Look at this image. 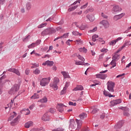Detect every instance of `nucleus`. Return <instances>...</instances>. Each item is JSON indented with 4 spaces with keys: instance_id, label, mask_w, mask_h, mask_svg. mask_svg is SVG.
<instances>
[{
    "instance_id": "obj_46",
    "label": "nucleus",
    "mask_w": 131,
    "mask_h": 131,
    "mask_svg": "<svg viewBox=\"0 0 131 131\" xmlns=\"http://www.w3.org/2000/svg\"><path fill=\"white\" fill-rule=\"evenodd\" d=\"M89 12H94V8H90V9H88L86 11L85 13H89Z\"/></svg>"
},
{
    "instance_id": "obj_36",
    "label": "nucleus",
    "mask_w": 131,
    "mask_h": 131,
    "mask_svg": "<svg viewBox=\"0 0 131 131\" xmlns=\"http://www.w3.org/2000/svg\"><path fill=\"white\" fill-rule=\"evenodd\" d=\"M116 42V40H112L111 42H109L110 46H115Z\"/></svg>"
},
{
    "instance_id": "obj_27",
    "label": "nucleus",
    "mask_w": 131,
    "mask_h": 131,
    "mask_svg": "<svg viewBox=\"0 0 131 131\" xmlns=\"http://www.w3.org/2000/svg\"><path fill=\"white\" fill-rule=\"evenodd\" d=\"M52 131H65V129L63 128L62 127H59L53 129Z\"/></svg>"
},
{
    "instance_id": "obj_10",
    "label": "nucleus",
    "mask_w": 131,
    "mask_h": 131,
    "mask_svg": "<svg viewBox=\"0 0 131 131\" xmlns=\"http://www.w3.org/2000/svg\"><path fill=\"white\" fill-rule=\"evenodd\" d=\"M112 61L110 62V65H113V63H114V61L116 60H119V54H117L116 53H115V55H114L112 57Z\"/></svg>"
},
{
    "instance_id": "obj_5",
    "label": "nucleus",
    "mask_w": 131,
    "mask_h": 131,
    "mask_svg": "<svg viewBox=\"0 0 131 131\" xmlns=\"http://www.w3.org/2000/svg\"><path fill=\"white\" fill-rule=\"evenodd\" d=\"M107 90L111 93H114V86H115V83L113 82H110L109 81L107 83Z\"/></svg>"
},
{
    "instance_id": "obj_19",
    "label": "nucleus",
    "mask_w": 131,
    "mask_h": 131,
    "mask_svg": "<svg viewBox=\"0 0 131 131\" xmlns=\"http://www.w3.org/2000/svg\"><path fill=\"white\" fill-rule=\"evenodd\" d=\"M86 18H88V19L90 20L91 22H93V21H95V16L93 15L92 14H88L86 16Z\"/></svg>"
},
{
    "instance_id": "obj_60",
    "label": "nucleus",
    "mask_w": 131,
    "mask_h": 131,
    "mask_svg": "<svg viewBox=\"0 0 131 131\" xmlns=\"http://www.w3.org/2000/svg\"><path fill=\"white\" fill-rule=\"evenodd\" d=\"M35 131H45V129L43 127H40L39 129H36Z\"/></svg>"
},
{
    "instance_id": "obj_50",
    "label": "nucleus",
    "mask_w": 131,
    "mask_h": 131,
    "mask_svg": "<svg viewBox=\"0 0 131 131\" xmlns=\"http://www.w3.org/2000/svg\"><path fill=\"white\" fill-rule=\"evenodd\" d=\"M73 35H79V32L76 31H74L72 32Z\"/></svg>"
},
{
    "instance_id": "obj_18",
    "label": "nucleus",
    "mask_w": 131,
    "mask_h": 131,
    "mask_svg": "<svg viewBox=\"0 0 131 131\" xmlns=\"http://www.w3.org/2000/svg\"><path fill=\"white\" fill-rule=\"evenodd\" d=\"M20 118H21L20 115L17 116V117L16 118H15L13 121L11 122V125H13V126L15 125L16 124V122L18 121V119H20Z\"/></svg>"
},
{
    "instance_id": "obj_14",
    "label": "nucleus",
    "mask_w": 131,
    "mask_h": 131,
    "mask_svg": "<svg viewBox=\"0 0 131 131\" xmlns=\"http://www.w3.org/2000/svg\"><path fill=\"white\" fill-rule=\"evenodd\" d=\"M96 77L97 78H100V79H106V78L107 77V74H98L96 75Z\"/></svg>"
},
{
    "instance_id": "obj_32",
    "label": "nucleus",
    "mask_w": 131,
    "mask_h": 131,
    "mask_svg": "<svg viewBox=\"0 0 131 131\" xmlns=\"http://www.w3.org/2000/svg\"><path fill=\"white\" fill-rule=\"evenodd\" d=\"M121 110H123V111H126V112H129V108L127 107V106L126 107H121L120 108Z\"/></svg>"
},
{
    "instance_id": "obj_42",
    "label": "nucleus",
    "mask_w": 131,
    "mask_h": 131,
    "mask_svg": "<svg viewBox=\"0 0 131 131\" xmlns=\"http://www.w3.org/2000/svg\"><path fill=\"white\" fill-rule=\"evenodd\" d=\"M49 112H50V113H52L53 114L56 112V110L54 108H51L49 110Z\"/></svg>"
},
{
    "instance_id": "obj_35",
    "label": "nucleus",
    "mask_w": 131,
    "mask_h": 131,
    "mask_svg": "<svg viewBox=\"0 0 131 131\" xmlns=\"http://www.w3.org/2000/svg\"><path fill=\"white\" fill-rule=\"evenodd\" d=\"M84 61H76L75 64L76 65H84L85 64L84 63Z\"/></svg>"
},
{
    "instance_id": "obj_49",
    "label": "nucleus",
    "mask_w": 131,
    "mask_h": 131,
    "mask_svg": "<svg viewBox=\"0 0 131 131\" xmlns=\"http://www.w3.org/2000/svg\"><path fill=\"white\" fill-rule=\"evenodd\" d=\"M68 86H69V82H66L64 87L63 88L64 90H67V88H68Z\"/></svg>"
},
{
    "instance_id": "obj_1",
    "label": "nucleus",
    "mask_w": 131,
    "mask_h": 131,
    "mask_svg": "<svg viewBox=\"0 0 131 131\" xmlns=\"http://www.w3.org/2000/svg\"><path fill=\"white\" fill-rule=\"evenodd\" d=\"M76 121L77 126L75 124V122L74 121V119H70V125L69 126L70 130H73L74 129H75V130H79V128L81 127V124H82V121L81 120L76 119Z\"/></svg>"
},
{
    "instance_id": "obj_33",
    "label": "nucleus",
    "mask_w": 131,
    "mask_h": 131,
    "mask_svg": "<svg viewBox=\"0 0 131 131\" xmlns=\"http://www.w3.org/2000/svg\"><path fill=\"white\" fill-rule=\"evenodd\" d=\"M47 25H48V23H47L41 24V25H39L38 26V28H43V27H45L47 26Z\"/></svg>"
},
{
    "instance_id": "obj_34",
    "label": "nucleus",
    "mask_w": 131,
    "mask_h": 131,
    "mask_svg": "<svg viewBox=\"0 0 131 131\" xmlns=\"http://www.w3.org/2000/svg\"><path fill=\"white\" fill-rule=\"evenodd\" d=\"M33 73H34V74L38 75L40 73V70L38 69H36L35 71H33Z\"/></svg>"
},
{
    "instance_id": "obj_31",
    "label": "nucleus",
    "mask_w": 131,
    "mask_h": 131,
    "mask_svg": "<svg viewBox=\"0 0 131 131\" xmlns=\"http://www.w3.org/2000/svg\"><path fill=\"white\" fill-rule=\"evenodd\" d=\"M69 33H64L62 36H60V38H67L69 36Z\"/></svg>"
},
{
    "instance_id": "obj_26",
    "label": "nucleus",
    "mask_w": 131,
    "mask_h": 131,
    "mask_svg": "<svg viewBox=\"0 0 131 131\" xmlns=\"http://www.w3.org/2000/svg\"><path fill=\"white\" fill-rule=\"evenodd\" d=\"M78 7V6L77 5L75 6H73V7H71V8H69V9H68V11L69 12H72V11H74V10H75V9H77V7Z\"/></svg>"
},
{
    "instance_id": "obj_6",
    "label": "nucleus",
    "mask_w": 131,
    "mask_h": 131,
    "mask_svg": "<svg viewBox=\"0 0 131 131\" xmlns=\"http://www.w3.org/2000/svg\"><path fill=\"white\" fill-rule=\"evenodd\" d=\"M20 89V85L17 84H15L11 89L9 94H14L15 92H18Z\"/></svg>"
},
{
    "instance_id": "obj_11",
    "label": "nucleus",
    "mask_w": 131,
    "mask_h": 131,
    "mask_svg": "<svg viewBox=\"0 0 131 131\" xmlns=\"http://www.w3.org/2000/svg\"><path fill=\"white\" fill-rule=\"evenodd\" d=\"M124 15H125V14H124V13H122L120 14L115 15L114 17V20H115V21H117V20H119V19H121V18L123 17V16H124Z\"/></svg>"
},
{
    "instance_id": "obj_9",
    "label": "nucleus",
    "mask_w": 131,
    "mask_h": 131,
    "mask_svg": "<svg viewBox=\"0 0 131 131\" xmlns=\"http://www.w3.org/2000/svg\"><path fill=\"white\" fill-rule=\"evenodd\" d=\"M113 11L114 14H116V13L121 12V11H122V9L121 8H120L119 6L117 5L113 7Z\"/></svg>"
},
{
    "instance_id": "obj_58",
    "label": "nucleus",
    "mask_w": 131,
    "mask_h": 131,
    "mask_svg": "<svg viewBox=\"0 0 131 131\" xmlns=\"http://www.w3.org/2000/svg\"><path fill=\"white\" fill-rule=\"evenodd\" d=\"M130 29V27H128L127 29L124 32V33H128V32H129V30Z\"/></svg>"
},
{
    "instance_id": "obj_47",
    "label": "nucleus",
    "mask_w": 131,
    "mask_h": 131,
    "mask_svg": "<svg viewBox=\"0 0 131 131\" xmlns=\"http://www.w3.org/2000/svg\"><path fill=\"white\" fill-rule=\"evenodd\" d=\"M98 41L102 42V45H104L105 43V41L103 40V38H101V37L98 38Z\"/></svg>"
},
{
    "instance_id": "obj_7",
    "label": "nucleus",
    "mask_w": 131,
    "mask_h": 131,
    "mask_svg": "<svg viewBox=\"0 0 131 131\" xmlns=\"http://www.w3.org/2000/svg\"><path fill=\"white\" fill-rule=\"evenodd\" d=\"M111 107H113L114 106H116V105H118V104H120L121 103V99H116V100H114L110 102Z\"/></svg>"
},
{
    "instance_id": "obj_57",
    "label": "nucleus",
    "mask_w": 131,
    "mask_h": 131,
    "mask_svg": "<svg viewBox=\"0 0 131 131\" xmlns=\"http://www.w3.org/2000/svg\"><path fill=\"white\" fill-rule=\"evenodd\" d=\"M112 66L111 67L110 69H112V68H114L116 66V62L114 61V63H113Z\"/></svg>"
},
{
    "instance_id": "obj_51",
    "label": "nucleus",
    "mask_w": 131,
    "mask_h": 131,
    "mask_svg": "<svg viewBox=\"0 0 131 131\" xmlns=\"http://www.w3.org/2000/svg\"><path fill=\"white\" fill-rule=\"evenodd\" d=\"M9 0H0V5H4L6 2H8Z\"/></svg>"
},
{
    "instance_id": "obj_37",
    "label": "nucleus",
    "mask_w": 131,
    "mask_h": 131,
    "mask_svg": "<svg viewBox=\"0 0 131 131\" xmlns=\"http://www.w3.org/2000/svg\"><path fill=\"white\" fill-rule=\"evenodd\" d=\"M35 46H36V45H35V43H31V45H29V46H28V48L29 49H33V48H35Z\"/></svg>"
},
{
    "instance_id": "obj_21",
    "label": "nucleus",
    "mask_w": 131,
    "mask_h": 131,
    "mask_svg": "<svg viewBox=\"0 0 131 131\" xmlns=\"http://www.w3.org/2000/svg\"><path fill=\"white\" fill-rule=\"evenodd\" d=\"M75 56L77 57L79 60H81V61H82L83 62H84V61H85V59H84V58L82 57V56H81L80 55L77 54H74L73 55V57H75Z\"/></svg>"
},
{
    "instance_id": "obj_17",
    "label": "nucleus",
    "mask_w": 131,
    "mask_h": 131,
    "mask_svg": "<svg viewBox=\"0 0 131 131\" xmlns=\"http://www.w3.org/2000/svg\"><path fill=\"white\" fill-rule=\"evenodd\" d=\"M33 125V121H29L25 123V127L26 128H29L30 126H32Z\"/></svg>"
},
{
    "instance_id": "obj_41",
    "label": "nucleus",
    "mask_w": 131,
    "mask_h": 131,
    "mask_svg": "<svg viewBox=\"0 0 131 131\" xmlns=\"http://www.w3.org/2000/svg\"><path fill=\"white\" fill-rule=\"evenodd\" d=\"M32 65L33 66L31 67V68H35V67H38L39 66V64L36 63H32Z\"/></svg>"
},
{
    "instance_id": "obj_59",
    "label": "nucleus",
    "mask_w": 131,
    "mask_h": 131,
    "mask_svg": "<svg viewBox=\"0 0 131 131\" xmlns=\"http://www.w3.org/2000/svg\"><path fill=\"white\" fill-rule=\"evenodd\" d=\"M88 3H87L86 4L81 6L80 9H85V8H86V7H88Z\"/></svg>"
},
{
    "instance_id": "obj_20",
    "label": "nucleus",
    "mask_w": 131,
    "mask_h": 131,
    "mask_svg": "<svg viewBox=\"0 0 131 131\" xmlns=\"http://www.w3.org/2000/svg\"><path fill=\"white\" fill-rule=\"evenodd\" d=\"M83 90V86L81 85H77L76 88L73 89V91H82Z\"/></svg>"
},
{
    "instance_id": "obj_4",
    "label": "nucleus",
    "mask_w": 131,
    "mask_h": 131,
    "mask_svg": "<svg viewBox=\"0 0 131 131\" xmlns=\"http://www.w3.org/2000/svg\"><path fill=\"white\" fill-rule=\"evenodd\" d=\"M51 80V77L42 78L40 81V85L41 86H46V85L49 84Z\"/></svg>"
},
{
    "instance_id": "obj_53",
    "label": "nucleus",
    "mask_w": 131,
    "mask_h": 131,
    "mask_svg": "<svg viewBox=\"0 0 131 131\" xmlns=\"http://www.w3.org/2000/svg\"><path fill=\"white\" fill-rule=\"evenodd\" d=\"M80 51H83V53H86L88 50L85 49V47H83V48H81Z\"/></svg>"
},
{
    "instance_id": "obj_61",
    "label": "nucleus",
    "mask_w": 131,
    "mask_h": 131,
    "mask_svg": "<svg viewBox=\"0 0 131 131\" xmlns=\"http://www.w3.org/2000/svg\"><path fill=\"white\" fill-rule=\"evenodd\" d=\"M101 16L102 17H103V18H105V19H107V18H108V16L105 14H104V13H101Z\"/></svg>"
},
{
    "instance_id": "obj_2",
    "label": "nucleus",
    "mask_w": 131,
    "mask_h": 131,
    "mask_svg": "<svg viewBox=\"0 0 131 131\" xmlns=\"http://www.w3.org/2000/svg\"><path fill=\"white\" fill-rule=\"evenodd\" d=\"M54 33H56V29L53 27H51L43 30V31L41 32V35L42 36H45L46 35H50Z\"/></svg>"
},
{
    "instance_id": "obj_24",
    "label": "nucleus",
    "mask_w": 131,
    "mask_h": 131,
    "mask_svg": "<svg viewBox=\"0 0 131 131\" xmlns=\"http://www.w3.org/2000/svg\"><path fill=\"white\" fill-rule=\"evenodd\" d=\"M13 115H11L9 117V118H8V121H11V120H12V119H13L14 117H16V116H17V113H16V112H13Z\"/></svg>"
},
{
    "instance_id": "obj_12",
    "label": "nucleus",
    "mask_w": 131,
    "mask_h": 131,
    "mask_svg": "<svg viewBox=\"0 0 131 131\" xmlns=\"http://www.w3.org/2000/svg\"><path fill=\"white\" fill-rule=\"evenodd\" d=\"M42 120L43 121H50V115L48 114V113H45L42 117Z\"/></svg>"
},
{
    "instance_id": "obj_16",
    "label": "nucleus",
    "mask_w": 131,
    "mask_h": 131,
    "mask_svg": "<svg viewBox=\"0 0 131 131\" xmlns=\"http://www.w3.org/2000/svg\"><path fill=\"white\" fill-rule=\"evenodd\" d=\"M122 125H123V123H122V121L118 122L117 124L115 125V128L116 129H117L118 128H121Z\"/></svg>"
},
{
    "instance_id": "obj_3",
    "label": "nucleus",
    "mask_w": 131,
    "mask_h": 131,
    "mask_svg": "<svg viewBox=\"0 0 131 131\" xmlns=\"http://www.w3.org/2000/svg\"><path fill=\"white\" fill-rule=\"evenodd\" d=\"M59 78L55 77L53 83L50 84V86L51 88L54 89V91L58 90V83H59Z\"/></svg>"
},
{
    "instance_id": "obj_25",
    "label": "nucleus",
    "mask_w": 131,
    "mask_h": 131,
    "mask_svg": "<svg viewBox=\"0 0 131 131\" xmlns=\"http://www.w3.org/2000/svg\"><path fill=\"white\" fill-rule=\"evenodd\" d=\"M26 9L28 11H29L31 9V3L30 2H28L26 5Z\"/></svg>"
},
{
    "instance_id": "obj_28",
    "label": "nucleus",
    "mask_w": 131,
    "mask_h": 131,
    "mask_svg": "<svg viewBox=\"0 0 131 131\" xmlns=\"http://www.w3.org/2000/svg\"><path fill=\"white\" fill-rule=\"evenodd\" d=\"M46 63H47V66H50V67L54 65V61H53L47 60Z\"/></svg>"
},
{
    "instance_id": "obj_15",
    "label": "nucleus",
    "mask_w": 131,
    "mask_h": 131,
    "mask_svg": "<svg viewBox=\"0 0 131 131\" xmlns=\"http://www.w3.org/2000/svg\"><path fill=\"white\" fill-rule=\"evenodd\" d=\"M100 23L104 26L105 28L109 27V23L107 20H102Z\"/></svg>"
},
{
    "instance_id": "obj_30",
    "label": "nucleus",
    "mask_w": 131,
    "mask_h": 131,
    "mask_svg": "<svg viewBox=\"0 0 131 131\" xmlns=\"http://www.w3.org/2000/svg\"><path fill=\"white\" fill-rule=\"evenodd\" d=\"M31 98V99H38V98H39V96L37 94L35 93Z\"/></svg>"
},
{
    "instance_id": "obj_63",
    "label": "nucleus",
    "mask_w": 131,
    "mask_h": 131,
    "mask_svg": "<svg viewBox=\"0 0 131 131\" xmlns=\"http://www.w3.org/2000/svg\"><path fill=\"white\" fill-rule=\"evenodd\" d=\"M105 116H106V115H105V114H102V115H100V118L101 119H104V118H105Z\"/></svg>"
},
{
    "instance_id": "obj_13",
    "label": "nucleus",
    "mask_w": 131,
    "mask_h": 131,
    "mask_svg": "<svg viewBox=\"0 0 131 131\" xmlns=\"http://www.w3.org/2000/svg\"><path fill=\"white\" fill-rule=\"evenodd\" d=\"M8 71L10 72H13V73H15L17 75H20V72L15 68H10L8 70Z\"/></svg>"
},
{
    "instance_id": "obj_52",
    "label": "nucleus",
    "mask_w": 131,
    "mask_h": 131,
    "mask_svg": "<svg viewBox=\"0 0 131 131\" xmlns=\"http://www.w3.org/2000/svg\"><path fill=\"white\" fill-rule=\"evenodd\" d=\"M101 52V53H107V52H108V49L105 48L102 49Z\"/></svg>"
},
{
    "instance_id": "obj_48",
    "label": "nucleus",
    "mask_w": 131,
    "mask_h": 131,
    "mask_svg": "<svg viewBox=\"0 0 131 131\" xmlns=\"http://www.w3.org/2000/svg\"><path fill=\"white\" fill-rule=\"evenodd\" d=\"M21 111H28V113L26 114V115H28V114H30V111L28 108H24Z\"/></svg>"
},
{
    "instance_id": "obj_22",
    "label": "nucleus",
    "mask_w": 131,
    "mask_h": 131,
    "mask_svg": "<svg viewBox=\"0 0 131 131\" xmlns=\"http://www.w3.org/2000/svg\"><path fill=\"white\" fill-rule=\"evenodd\" d=\"M61 74H62L64 78H70V76L69 75V74H68V73H67V72H65V71H62L61 72Z\"/></svg>"
},
{
    "instance_id": "obj_29",
    "label": "nucleus",
    "mask_w": 131,
    "mask_h": 131,
    "mask_svg": "<svg viewBox=\"0 0 131 131\" xmlns=\"http://www.w3.org/2000/svg\"><path fill=\"white\" fill-rule=\"evenodd\" d=\"M88 116V115L86 114L83 113L82 114H80L79 115V117L80 119H83V118H85Z\"/></svg>"
},
{
    "instance_id": "obj_43",
    "label": "nucleus",
    "mask_w": 131,
    "mask_h": 131,
    "mask_svg": "<svg viewBox=\"0 0 131 131\" xmlns=\"http://www.w3.org/2000/svg\"><path fill=\"white\" fill-rule=\"evenodd\" d=\"M103 95H104L105 97H108L109 95V92L106 91V90H104L103 91Z\"/></svg>"
},
{
    "instance_id": "obj_8",
    "label": "nucleus",
    "mask_w": 131,
    "mask_h": 131,
    "mask_svg": "<svg viewBox=\"0 0 131 131\" xmlns=\"http://www.w3.org/2000/svg\"><path fill=\"white\" fill-rule=\"evenodd\" d=\"M63 107H66V106L63 104V103H58L56 108L58 111H59V112H60L61 113H62V112L64 111V108H63Z\"/></svg>"
},
{
    "instance_id": "obj_39",
    "label": "nucleus",
    "mask_w": 131,
    "mask_h": 131,
    "mask_svg": "<svg viewBox=\"0 0 131 131\" xmlns=\"http://www.w3.org/2000/svg\"><path fill=\"white\" fill-rule=\"evenodd\" d=\"M123 114L124 115V116H126L127 117H129V113H128V112H126V111H124L123 112Z\"/></svg>"
},
{
    "instance_id": "obj_54",
    "label": "nucleus",
    "mask_w": 131,
    "mask_h": 131,
    "mask_svg": "<svg viewBox=\"0 0 131 131\" xmlns=\"http://www.w3.org/2000/svg\"><path fill=\"white\" fill-rule=\"evenodd\" d=\"M70 41H73V40L69 39L66 42V43L68 45V46H71L70 44Z\"/></svg>"
},
{
    "instance_id": "obj_62",
    "label": "nucleus",
    "mask_w": 131,
    "mask_h": 131,
    "mask_svg": "<svg viewBox=\"0 0 131 131\" xmlns=\"http://www.w3.org/2000/svg\"><path fill=\"white\" fill-rule=\"evenodd\" d=\"M91 32H95L97 31V27L93 28V29L90 30Z\"/></svg>"
},
{
    "instance_id": "obj_40",
    "label": "nucleus",
    "mask_w": 131,
    "mask_h": 131,
    "mask_svg": "<svg viewBox=\"0 0 131 131\" xmlns=\"http://www.w3.org/2000/svg\"><path fill=\"white\" fill-rule=\"evenodd\" d=\"M86 28V26L83 25H81L79 27V29H80V30H84Z\"/></svg>"
},
{
    "instance_id": "obj_44",
    "label": "nucleus",
    "mask_w": 131,
    "mask_h": 131,
    "mask_svg": "<svg viewBox=\"0 0 131 131\" xmlns=\"http://www.w3.org/2000/svg\"><path fill=\"white\" fill-rule=\"evenodd\" d=\"M98 111H99V110L98 108H94L92 111V113L93 114H96V113H97V112H98Z\"/></svg>"
},
{
    "instance_id": "obj_64",
    "label": "nucleus",
    "mask_w": 131,
    "mask_h": 131,
    "mask_svg": "<svg viewBox=\"0 0 131 131\" xmlns=\"http://www.w3.org/2000/svg\"><path fill=\"white\" fill-rule=\"evenodd\" d=\"M30 73V71L28 69L26 70L25 73L27 75H28L29 73Z\"/></svg>"
},
{
    "instance_id": "obj_55",
    "label": "nucleus",
    "mask_w": 131,
    "mask_h": 131,
    "mask_svg": "<svg viewBox=\"0 0 131 131\" xmlns=\"http://www.w3.org/2000/svg\"><path fill=\"white\" fill-rule=\"evenodd\" d=\"M41 41V40H37L36 42H35V45L36 46H38V45H40V42Z\"/></svg>"
},
{
    "instance_id": "obj_23",
    "label": "nucleus",
    "mask_w": 131,
    "mask_h": 131,
    "mask_svg": "<svg viewBox=\"0 0 131 131\" xmlns=\"http://www.w3.org/2000/svg\"><path fill=\"white\" fill-rule=\"evenodd\" d=\"M38 102H40L42 104L43 103H46L48 102V98H47V97L45 96L43 98L39 100Z\"/></svg>"
},
{
    "instance_id": "obj_38",
    "label": "nucleus",
    "mask_w": 131,
    "mask_h": 131,
    "mask_svg": "<svg viewBox=\"0 0 131 131\" xmlns=\"http://www.w3.org/2000/svg\"><path fill=\"white\" fill-rule=\"evenodd\" d=\"M54 19H55V17L54 16H52L47 19L46 21V22H49V21L51 22V21H52V20H54Z\"/></svg>"
},
{
    "instance_id": "obj_56",
    "label": "nucleus",
    "mask_w": 131,
    "mask_h": 131,
    "mask_svg": "<svg viewBox=\"0 0 131 131\" xmlns=\"http://www.w3.org/2000/svg\"><path fill=\"white\" fill-rule=\"evenodd\" d=\"M66 90L67 89H64V88H63V90L60 92V95H64V94H65V93H66Z\"/></svg>"
},
{
    "instance_id": "obj_45",
    "label": "nucleus",
    "mask_w": 131,
    "mask_h": 131,
    "mask_svg": "<svg viewBox=\"0 0 131 131\" xmlns=\"http://www.w3.org/2000/svg\"><path fill=\"white\" fill-rule=\"evenodd\" d=\"M69 105H70V106H76V102L73 103V102L70 101L69 102Z\"/></svg>"
}]
</instances>
